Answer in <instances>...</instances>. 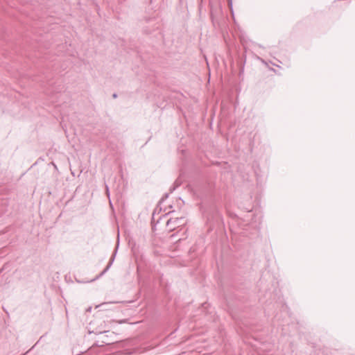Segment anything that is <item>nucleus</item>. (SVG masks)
Wrapping results in <instances>:
<instances>
[{
	"instance_id": "nucleus-1",
	"label": "nucleus",
	"mask_w": 355,
	"mask_h": 355,
	"mask_svg": "<svg viewBox=\"0 0 355 355\" xmlns=\"http://www.w3.org/2000/svg\"><path fill=\"white\" fill-rule=\"evenodd\" d=\"M184 217L171 218L168 220L166 225L171 229L174 230L178 227L184 225Z\"/></svg>"
},
{
	"instance_id": "nucleus-2",
	"label": "nucleus",
	"mask_w": 355,
	"mask_h": 355,
	"mask_svg": "<svg viewBox=\"0 0 355 355\" xmlns=\"http://www.w3.org/2000/svg\"><path fill=\"white\" fill-rule=\"evenodd\" d=\"M114 257H112L110 259V261H109V263H108L107 266H106V268H105V269H104V270H103V271H102V272H101V273H100V274H99V275H98L96 278H94V279H92L91 282H93V281H94V280H96V279H98L100 277L103 276V275H104V274H105V272L109 270V268L111 267V266H112V262H113V261H114Z\"/></svg>"
},
{
	"instance_id": "nucleus-3",
	"label": "nucleus",
	"mask_w": 355,
	"mask_h": 355,
	"mask_svg": "<svg viewBox=\"0 0 355 355\" xmlns=\"http://www.w3.org/2000/svg\"><path fill=\"white\" fill-rule=\"evenodd\" d=\"M228 6H229L232 12H233V10H232V0H228Z\"/></svg>"
},
{
	"instance_id": "nucleus-4",
	"label": "nucleus",
	"mask_w": 355,
	"mask_h": 355,
	"mask_svg": "<svg viewBox=\"0 0 355 355\" xmlns=\"http://www.w3.org/2000/svg\"><path fill=\"white\" fill-rule=\"evenodd\" d=\"M112 96H113V98H116L117 97V95H116V94H114L112 95Z\"/></svg>"
},
{
	"instance_id": "nucleus-5",
	"label": "nucleus",
	"mask_w": 355,
	"mask_h": 355,
	"mask_svg": "<svg viewBox=\"0 0 355 355\" xmlns=\"http://www.w3.org/2000/svg\"><path fill=\"white\" fill-rule=\"evenodd\" d=\"M106 191H107V194L109 195V191H108V188L107 187L106 188Z\"/></svg>"
}]
</instances>
